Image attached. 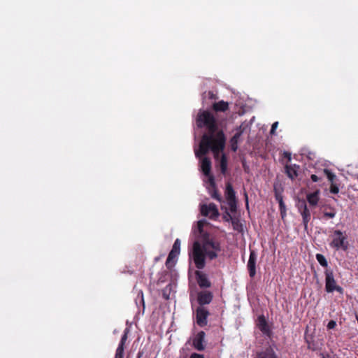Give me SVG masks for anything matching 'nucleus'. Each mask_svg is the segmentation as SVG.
<instances>
[{
    "label": "nucleus",
    "mask_w": 358,
    "mask_h": 358,
    "mask_svg": "<svg viewBox=\"0 0 358 358\" xmlns=\"http://www.w3.org/2000/svg\"><path fill=\"white\" fill-rule=\"evenodd\" d=\"M201 170L206 176L208 177L209 182L214 185V178L213 176L210 175L211 162L209 158L204 157L201 159Z\"/></svg>",
    "instance_id": "7"
},
{
    "label": "nucleus",
    "mask_w": 358,
    "mask_h": 358,
    "mask_svg": "<svg viewBox=\"0 0 358 358\" xmlns=\"http://www.w3.org/2000/svg\"><path fill=\"white\" fill-rule=\"evenodd\" d=\"M209 315V312L203 306H199L196 310V324L203 327L207 324V318Z\"/></svg>",
    "instance_id": "6"
},
{
    "label": "nucleus",
    "mask_w": 358,
    "mask_h": 358,
    "mask_svg": "<svg viewBox=\"0 0 358 358\" xmlns=\"http://www.w3.org/2000/svg\"><path fill=\"white\" fill-rule=\"evenodd\" d=\"M256 262L257 254L255 251H250L249 259L248 262L247 267L249 271L250 278H254L256 275Z\"/></svg>",
    "instance_id": "8"
},
{
    "label": "nucleus",
    "mask_w": 358,
    "mask_h": 358,
    "mask_svg": "<svg viewBox=\"0 0 358 358\" xmlns=\"http://www.w3.org/2000/svg\"><path fill=\"white\" fill-rule=\"evenodd\" d=\"M336 212L334 209H331L329 212H324V215L329 218H334L336 216Z\"/></svg>",
    "instance_id": "32"
},
{
    "label": "nucleus",
    "mask_w": 358,
    "mask_h": 358,
    "mask_svg": "<svg viewBox=\"0 0 358 358\" xmlns=\"http://www.w3.org/2000/svg\"><path fill=\"white\" fill-rule=\"evenodd\" d=\"M324 273L326 291L329 293L337 291L342 294L343 292V289L341 286L336 285L333 271L330 269H327Z\"/></svg>",
    "instance_id": "4"
},
{
    "label": "nucleus",
    "mask_w": 358,
    "mask_h": 358,
    "mask_svg": "<svg viewBox=\"0 0 358 358\" xmlns=\"http://www.w3.org/2000/svg\"><path fill=\"white\" fill-rule=\"evenodd\" d=\"M231 150H232L233 151H234V152H235V151H236V150H237V149H238V144H234V143H231Z\"/></svg>",
    "instance_id": "39"
},
{
    "label": "nucleus",
    "mask_w": 358,
    "mask_h": 358,
    "mask_svg": "<svg viewBox=\"0 0 358 358\" xmlns=\"http://www.w3.org/2000/svg\"><path fill=\"white\" fill-rule=\"evenodd\" d=\"M330 245L337 250H342L343 251H346L348 249L347 236L340 230L334 231Z\"/></svg>",
    "instance_id": "3"
},
{
    "label": "nucleus",
    "mask_w": 358,
    "mask_h": 358,
    "mask_svg": "<svg viewBox=\"0 0 358 358\" xmlns=\"http://www.w3.org/2000/svg\"><path fill=\"white\" fill-rule=\"evenodd\" d=\"M129 332V329L128 328H126L124 329V334L122 336L120 342V343L118 345L119 347L124 348V345H125V343H126V341L127 340Z\"/></svg>",
    "instance_id": "21"
},
{
    "label": "nucleus",
    "mask_w": 358,
    "mask_h": 358,
    "mask_svg": "<svg viewBox=\"0 0 358 358\" xmlns=\"http://www.w3.org/2000/svg\"><path fill=\"white\" fill-rule=\"evenodd\" d=\"M297 207L299 212L301 211V210H305L306 208H308L306 203L304 200H299L297 203Z\"/></svg>",
    "instance_id": "31"
},
{
    "label": "nucleus",
    "mask_w": 358,
    "mask_h": 358,
    "mask_svg": "<svg viewBox=\"0 0 358 358\" xmlns=\"http://www.w3.org/2000/svg\"><path fill=\"white\" fill-rule=\"evenodd\" d=\"M311 180H312L313 182H317V181H319V178H318L316 175L313 174V175L311 176Z\"/></svg>",
    "instance_id": "40"
},
{
    "label": "nucleus",
    "mask_w": 358,
    "mask_h": 358,
    "mask_svg": "<svg viewBox=\"0 0 358 358\" xmlns=\"http://www.w3.org/2000/svg\"><path fill=\"white\" fill-rule=\"evenodd\" d=\"M209 95H210V98H213V92H209Z\"/></svg>",
    "instance_id": "42"
},
{
    "label": "nucleus",
    "mask_w": 358,
    "mask_h": 358,
    "mask_svg": "<svg viewBox=\"0 0 358 358\" xmlns=\"http://www.w3.org/2000/svg\"><path fill=\"white\" fill-rule=\"evenodd\" d=\"M300 213L303 218V224L304 226L305 230H307L308 224L310 220V213L308 208H306L305 210H301Z\"/></svg>",
    "instance_id": "14"
},
{
    "label": "nucleus",
    "mask_w": 358,
    "mask_h": 358,
    "mask_svg": "<svg viewBox=\"0 0 358 358\" xmlns=\"http://www.w3.org/2000/svg\"><path fill=\"white\" fill-rule=\"evenodd\" d=\"M189 358H204L203 355H201V354H198V353H192L191 355H190V357Z\"/></svg>",
    "instance_id": "37"
},
{
    "label": "nucleus",
    "mask_w": 358,
    "mask_h": 358,
    "mask_svg": "<svg viewBox=\"0 0 358 358\" xmlns=\"http://www.w3.org/2000/svg\"><path fill=\"white\" fill-rule=\"evenodd\" d=\"M224 219H225L227 221H229V220H231V219H233V218H232V217L231 216V215H230L228 212H227V213H226V215H224Z\"/></svg>",
    "instance_id": "38"
},
{
    "label": "nucleus",
    "mask_w": 358,
    "mask_h": 358,
    "mask_svg": "<svg viewBox=\"0 0 358 358\" xmlns=\"http://www.w3.org/2000/svg\"><path fill=\"white\" fill-rule=\"evenodd\" d=\"M201 213L202 215L209 217L210 219H215L219 215L218 209L216 205L213 203H210L208 205H201Z\"/></svg>",
    "instance_id": "5"
},
{
    "label": "nucleus",
    "mask_w": 358,
    "mask_h": 358,
    "mask_svg": "<svg viewBox=\"0 0 358 358\" xmlns=\"http://www.w3.org/2000/svg\"><path fill=\"white\" fill-rule=\"evenodd\" d=\"M178 255H179V253H178L177 252L171 250V252L169 254L168 258H167L166 262V266H169V264L171 262V261L173 259H174L175 257H176Z\"/></svg>",
    "instance_id": "25"
},
{
    "label": "nucleus",
    "mask_w": 358,
    "mask_h": 358,
    "mask_svg": "<svg viewBox=\"0 0 358 358\" xmlns=\"http://www.w3.org/2000/svg\"><path fill=\"white\" fill-rule=\"evenodd\" d=\"M243 134V131L241 129V127H239L237 129L236 133L234 135V136L231 139V143H233L234 144H238L240 137Z\"/></svg>",
    "instance_id": "19"
},
{
    "label": "nucleus",
    "mask_w": 358,
    "mask_h": 358,
    "mask_svg": "<svg viewBox=\"0 0 358 358\" xmlns=\"http://www.w3.org/2000/svg\"><path fill=\"white\" fill-rule=\"evenodd\" d=\"M259 330L265 335L268 336L271 333V330L267 324V322L263 315H260L258 317L257 324Z\"/></svg>",
    "instance_id": "11"
},
{
    "label": "nucleus",
    "mask_w": 358,
    "mask_h": 358,
    "mask_svg": "<svg viewBox=\"0 0 358 358\" xmlns=\"http://www.w3.org/2000/svg\"><path fill=\"white\" fill-rule=\"evenodd\" d=\"M227 203L229 208V210L231 213H234L236 210V200H231V201H227Z\"/></svg>",
    "instance_id": "28"
},
{
    "label": "nucleus",
    "mask_w": 358,
    "mask_h": 358,
    "mask_svg": "<svg viewBox=\"0 0 358 358\" xmlns=\"http://www.w3.org/2000/svg\"><path fill=\"white\" fill-rule=\"evenodd\" d=\"M226 198L227 201L236 200L235 192L230 184L226 187Z\"/></svg>",
    "instance_id": "17"
},
{
    "label": "nucleus",
    "mask_w": 358,
    "mask_h": 358,
    "mask_svg": "<svg viewBox=\"0 0 358 358\" xmlns=\"http://www.w3.org/2000/svg\"><path fill=\"white\" fill-rule=\"evenodd\" d=\"M285 169L286 173L290 178L294 179L297 176L296 171L292 167L286 166Z\"/></svg>",
    "instance_id": "23"
},
{
    "label": "nucleus",
    "mask_w": 358,
    "mask_h": 358,
    "mask_svg": "<svg viewBox=\"0 0 358 358\" xmlns=\"http://www.w3.org/2000/svg\"><path fill=\"white\" fill-rule=\"evenodd\" d=\"M196 124L199 127H206L208 134L203 135L199 148L194 149L197 158L206 155L210 150L215 155H217L224 148L225 136L222 131L217 130L216 120L213 115L208 111H202L198 114Z\"/></svg>",
    "instance_id": "1"
},
{
    "label": "nucleus",
    "mask_w": 358,
    "mask_h": 358,
    "mask_svg": "<svg viewBox=\"0 0 358 358\" xmlns=\"http://www.w3.org/2000/svg\"><path fill=\"white\" fill-rule=\"evenodd\" d=\"M124 348L117 347L115 352V358H124Z\"/></svg>",
    "instance_id": "29"
},
{
    "label": "nucleus",
    "mask_w": 358,
    "mask_h": 358,
    "mask_svg": "<svg viewBox=\"0 0 358 358\" xmlns=\"http://www.w3.org/2000/svg\"><path fill=\"white\" fill-rule=\"evenodd\" d=\"M275 199L278 202H280V201H283L282 196L280 194H275Z\"/></svg>",
    "instance_id": "41"
},
{
    "label": "nucleus",
    "mask_w": 358,
    "mask_h": 358,
    "mask_svg": "<svg viewBox=\"0 0 358 358\" xmlns=\"http://www.w3.org/2000/svg\"><path fill=\"white\" fill-rule=\"evenodd\" d=\"M205 223H206V220H199L197 222V229L200 234H201L203 232V225Z\"/></svg>",
    "instance_id": "33"
},
{
    "label": "nucleus",
    "mask_w": 358,
    "mask_h": 358,
    "mask_svg": "<svg viewBox=\"0 0 358 358\" xmlns=\"http://www.w3.org/2000/svg\"><path fill=\"white\" fill-rule=\"evenodd\" d=\"M279 208L280 211V215L282 218H284L286 216V206L283 201H280L278 202Z\"/></svg>",
    "instance_id": "26"
},
{
    "label": "nucleus",
    "mask_w": 358,
    "mask_h": 358,
    "mask_svg": "<svg viewBox=\"0 0 358 358\" xmlns=\"http://www.w3.org/2000/svg\"><path fill=\"white\" fill-rule=\"evenodd\" d=\"M324 173L326 174L328 180L331 182L333 183L334 179L336 178V175L334 173H333L331 171L328 170V169H324Z\"/></svg>",
    "instance_id": "27"
},
{
    "label": "nucleus",
    "mask_w": 358,
    "mask_h": 358,
    "mask_svg": "<svg viewBox=\"0 0 358 358\" xmlns=\"http://www.w3.org/2000/svg\"><path fill=\"white\" fill-rule=\"evenodd\" d=\"M220 166H221V171L222 173H224L227 170V158L224 155H222L221 161H220Z\"/></svg>",
    "instance_id": "24"
},
{
    "label": "nucleus",
    "mask_w": 358,
    "mask_h": 358,
    "mask_svg": "<svg viewBox=\"0 0 358 358\" xmlns=\"http://www.w3.org/2000/svg\"><path fill=\"white\" fill-rule=\"evenodd\" d=\"M213 109L216 111H225L228 109V103L220 101L213 104Z\"/></svg>",
    "instance_id": "16"
},
{
    "label": "nucleus",
    "mask_w": 358,
    "mask_h": 358,
    "mask_svg": "<svg viewBox=\"0 0 358 358\" xmlns=\"http://www.w3.org/2000/svg\"><path fill=\"white\" fill-rule=\"evenodd\" d=\"M213 299V294L211 292L208 291L201 292L198 294V302L200 306H203V305L209 304Z\"/></svg>",
    "instance_id": "10"
},
{
    "label": "nucleus",
    "mask_w": 358,
    "mask_h": 358,
    "mask_svg": "<svg viewBox=\"0 0 358 358\" xmlns=\"http://www.w3.org/2000/svg\"><path fill=\"white\" fill-rule=\"evenodd\" d=\"M278 125V122H275L272 124V126H271V131H270V133H271V134H275V129H277Z\"/></svg>",
    "instance_id": "35"
},
{
    "label": "nucleus",
    "mask_w": 358,
    "mask_h": 358,
    "mask_svg": "<svg viewBox=\"0 0 358 358\" xmlns=\"http://www.w3.org/2000/svg\"><path fill=\"white\" fill-rule=\"evenodd\" d=\"M180 239L177 238L173 243L172 250L177 252L178 253H180Z\"/></svg>",
    "instance_id": "30"
},
{
    "label": "nucleus",
    "mask_w": 358,
    "mask_h": 358,
    "mask_svg": "<svg viewBox=\"0 0 358 358\" xmlns=\"http://www.w3.org/2000/svg\"><path fill=\"white\" fill-rule=\"evenodd\" d=\"M196 276L197 278V282L200 287L207 288L210 286V282L206 274L200 271H196Z\"/></svg>",
    "instance_id": "12"
},
{
    "label": "nucleus",
    "mask_w": 358,
    "mask_h": 358,
    "mask_svg": "<svg viewBox=\"0 0 358 358\" xmlns=\"http://www.w3.org/2000/svg\"><path fill=\"white\" fill-rule=\"evenodd\" d=\"M338 191H339L338 187L336 185L331 184V186L330 187V192L333 194H337L338 192Z\"/></svg>",
    "instance_id": "34"
},
{
    "label": "nucleus",
    "mask_w": 358,
    "mask_h": 358,
    "mask_svg": "<svg viewBox=\"0 0 358 358\" xmlns=\"http://www.w3.org/2000/svg\"><path fill=\"white\" fill-rule=\"evenodd\" d=\"M316 259L319 264L323 266V267H327L328 266V262L326 259L325 257L322 254H317L316 255Z\"/></svg>",
    "instance_id": "20"
},
{
    "label": "nucleus",
    "mask_w": 358,
    "mask_h": 358,
    "mask_svg": "<svg viewBox=\"0 0 358 358\" xmlns=\"http://www.w3.org/2000/svg\"><path fill=\"white\" fill-rule=\"evenodd\" d=\"M319 194L320 191L317 190L313 193H310L307 194V201L310 205L313 206H315L317 205L319 201Z\"/></svg>",
    "instance_id": "13"
},
{
    "label": "nucleus",
    "mask_w": 358,
    "mask_h": 358,
    "mask_svg": "<svg viewBox=\"0 0 358 358\" xmlns=\"http://www.w3.org/2000/svg\"><path fill=\"white\" fill-rule=\"evenodd\" d=\"M257 358H277L272 349L268 348L266 350L257 354Z\"/></svg>",
    "instance_id": "15"
},
{
    "label": "nucleus",
    "mask_w": 358,
    "mask_h": 358,
    "mask_svg": "<svg viewBox=\"0 0 358 358\" xmlns=\"http://www.w3.org/2000/svg\"><path fill=\"white\" fill-rule=\"evenodd\" d=\"M336 326V322L334 320H331L327 324V328L329 329H334Z\"/></svg>",
    "instance_id": "36"
},
{
    "label": "nucleus",
    "mask_w": 358,
    "mask_h": 358,
    "mask_svg": "<svg viewBox=\"0 0 358 358\" xmlns=\"http://www.w3.org/2000/svg\"><path fill=\"white\" fill-rule=\"evenodd\" d=\"M205 335L204 331H201L194 338L192 345L196 350L202 351L205 349V345H203Z\"/></svg>",
    "instance_id": "9"
},
{
    "label": "nucleus",
    "mask_w": 358,
    "mask_h": 358,
    "mask_svg": "<svg viewBox=\"0 0 358 358\" xmlns=\"http://www.w3.org/2000/svg\"><path fill=\"white\" fill-rule=\"evenodd\" d=\"M221 251L220 244L218 241L206 237L204 234L202 243L195 241L192 248V259L198 269L205 267V258L213 260L217 257V254Z\"/></svg>",
    "instance_id": "2"
},
{
    "label": "nucleus",
    "mask_w": 358,
    "mask_h": 358,
    "mask_svg": "<svg viewBox=\"0 0 358 358\" xmlns=\"http://www.w3.org/2000/svg\"><path fill=\"white\" fill-rule=\"evenodd\" d=\"M210 185L212 187V189H209V193L211 197L218 201H222V197L217 192V189H215V184L214 183V185H213L210 183Z\"/></svg>",
    "instance_id": "18"
},
{
    "label": "nucleus",
    "mask_w": 358,
    "mask_h": 358,
    "mask_svg": "<svg viewBox=\"0 0 358 358\" xmlns=\"http://www.w3.org/2000/svg\"><path fill=\"white\" fill-rule=\"evenodd\" d=\"M231 224L234 230L239 232L243 230V225L240 223L238 219H231Z\"/></svg>",
    "instance_id": "22"
}]
</instances>
